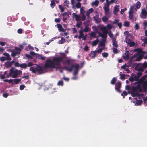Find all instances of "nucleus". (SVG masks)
Wrapping results in <instances>:
<instances>
[{
  "mask_svg": "<svg viewBox=\"0 0 147 147\" xmlns=\"http://www.w3.org/2000/svg\"><path fill=\"white\" fill-rule=\"evenodd\" d=\"M63 61V58L61 57H53L52 60L49 59L46 60L45 67L47 68H55L56 66L59 65Z\"/></svg>",
  "mask_w": 147,
  "mask_h": 147,
  "instance_id": "f257e3e1",
  "label": "nucleus"
},
{
  "mask_svg": "<svg viewBox=\"0 0 147 147\" xmlns=\"http://www.w3.org/2000/svg\"><path fill=\"white\" fill-rule=\"evenodd\" d=\"M22 73V71L18 70L14 68H12L9 70V74L6 76L7 78L11 77L13 78H16L18 77Z\"/></svg>",
  "mask_w": 147,
  "mask_h": 147,
  "instance_id": "f03ea898",
  "label": "nucleus"
},
{
  "mask_svg": "<svg viewBox=\"0 0 147 147\" xmlns=\"http://www.w3.org/2000/svg\"><path fill=\"white\" fill-rule=\"evenodd\" d=\"M43 67L40 66L36 65L30 67V70L34 74L38 73L39 74L43 73Z\"/></svg>",
  "mask_w": 147,
  "mask_h": 147,
  "instance_id": "7ed1b4c3",
  "label": "nucleus"
},
{
  "mask_svg": "<svg viewBox=\"0 0 147 147\" xmlns=\"http://www.w3.org/2000/svg\"><path fill=\"white\" fill-rule=\"evenodd\" d=\"M21 49L20 48L16 47L15 49L13 51V52L11 54V56L13 57H14L17 54H19L21 52Z\"/></svg>",
  "mask_w": 147,
  "mask_h": 147,
  "instance_id": "20e7f679",
  "label": "nucleus"
},
{
  "mask_svg": "<svg viewBox=\"0 0 147 147\" xmlns=\"http://www.w3.org/2000/svg\"><path fill=\"white\" fill-rule=\"evenodd\" d=\"M109 7L107 6H105L104 7V9L105 11V14L106 16L108 17H110L111 16L110 9Z\"/></svg>",
  "mask_w": 147,
  "mask_h": 147,
  "instance_id": "39448f33",
  "label": "nucleus"
},
{
  "mask_svg": "<svg viewBox=\"0 0 147 147\" xmlns=\"http://www.w3.org/2000/svg\"><path fill=\"white\" fill-rule=\"evenodd\" d=\"M121 86V83L119 81H118L115 84V89L119 93H121V91L120 89Z\"/></svg>",
  "mask_w": 147,
  "mask_h": 147,
  "instance_id": "423d86ee",
  "label": "nucleus"
},
{
  "mask_svg": "<svg viewBox=\"0 0 147 147\" xmlns=\"http://www.w3.org/2000/svg\"><path fill=\"white\" fill-rule=\"evenodd\" d=\"M99 14L97 12L96 13L95 16L93 17V19L94 21H95V22L97 23H99L101 21L100 19L99 18Z\"/></svg>",
  "mask_w": 147,
  "mask_h": 147,
  "instance_id": "0eeeda50",
  "label": "nucleus"
},
{
  "mask_svg": "<svg viewBox=\"0 0 147 147\" xmlns=\"http://www.w3.org/2000/svg\"><path fill=\"white\" fill-rule=\"evenodd\" d=\"M73 18H75V20L78 21H80L81 20V18L80 15L78 14H77L75 13H73L72 14Z\"/></svg>",
  "mask_w": 147,
  "mask_h": 147,
  "instance_id": "6e6552de",
  "label": "nucleus"
},
{
  "mask_svg": "<svg viewBox=\"0 0 147 147\" xmlns=\"http://www.w3.org/2000/svg\"><path fill=\"white\" fill-rule=\"evenodd\" d=\"M112 45L113 48H118V45L117 41L116 40V38H113L112 39Z\"/></svg>",
  "mask_w": 147,
  "mask_h": 147,
  "instance_id": "1a4fd4ad",
  "label": "nucleus"
},
{
  "mask_svg": "<svg viewBox=\"0 0 147 147\" xmlns=\"http://www.w3.org/2000/svg\"><path fill=\"white\" fill-rule=\"evenodd\" d=\"M141 13L142 15L141 18H142L145 19L146 18L147 15V12L145 9H142V11Z\"/></svg>",
  "mask_w": 147,
  "mask_h": 147,
  "instance_id": "9d476101",
  "label": "nucleus"
},
{
  "mask_svg": "<svg viewBox=\"0 0 147 147\" xmlns=\"http://www.w3.org/2000/svg\"><path fill=\"white\" fill-rule=\"evenodd\" d=\"M73 67L75 69L73 74L74 75H76L78 74V72L79 65L78 64H76L75 66L74 65Z\"/></svg>",
  "mask_w": 147,
  "mask_h": 147,
  "instance_id": "9b49d317",
  "label": "nucleus"
},
{
  "mask_svg": "<svg viewBox=\"0 0 147 147\" xmlns=\"http://www.w3.org/2000/svg\"><path fill=\"white\" fill-rule=\"evenodd\" d=\"M74 65L75 66L76 64L72 65H71V67L70 68H69L67 67H65L63 68V69L64 70L68 71H69V72H71L72 70L73 69V68H74V67H73V66H74Z\"/></svg>",
  "mask_w": 147,
  "mask_h": 147,
  "instance_id": "f8f14e48",
  "label": "nucleus"
},
{
  "mask_svg": "<svg viewBox=\"0 0 147 147\" xmlns=\"http://www.w3.org/2000/svg\"><path fill=\"white\" fill-rule=\"evenodd\" d=\"M129 51H125V55H124L123 57V59L125 60H127L129 58Z\"/></svg>",
  "mask_w": 147,
  "mask_h": 147,
  "instance_id": "ddd939ff",
  "label": "nucleus"
},
{
  "mask_svg": "<svg viewBox=\"0 0 147 147\" xmlns=\"http://www.w3.org/2000/svg\"><path fill=\"white\" fill-rule=\"evenodd\" d=\"M57 26L59 32H64L65 31V30L63 28L62 25L60 24H57Z\"/></svg>",
  "mask_w": 147,
  "mask_h": 147,
  "instance_id": "4468645a",
  "label": "nucleus"
},
{
  "mask_svg": "<svg viewBox=\"0 0 147 147\" xmlns=\"http://www.w3.org/2000/svg\"><path fill=\"white\" fill-rule=\"evenodd\" d=\"M84 25L85 26L84 30H83V32H86L89 31V28L88 26H87L86 24V22L85 21L83 23Z\"/></svg>",
  "mask_w": 147,
  "mask_h": 147,
  "instance_id": "2eb2a0df",
  "label": "nucleus"
},
{
  "mask_svg": "<svg viewBox=\"0 0 147 147\" xmlns=\"http://www.w3.org/2000/svg\"><path fill=\"white\" fill-rule=\"evenodd\" d=\"M96 51H91L89 55L92 58H94L96 56Z\"/></svg>",
  "mask_w": 147,
  "mask_h": 147,
  "instance_id": "dca6fc26",
  "label": "nucleus"
},
{
  "mask_svg": "<svg viewBox=\"0 0 147 147\" xmlns=\"http://www.w3.org/2000/svg\"><path fill=\"white\" fill-rule=\"evenodd\" d=\"M119 6L117 5H116L114 7L113 13L115 15L119 11Z\"/></svg>",
  "mask_w": 147,
  "mask_h": 147,
  "instance_id": "f3484780",
  "label": "nucleus"
},
{
  "mask_svg": "<svg viewBox=\"0 0 147 147\" xmlns=\"http://www.w3.org/2000/svg\"><path fill=\"white\" fill-rule=\"evenodd\" d=\"M134 11L131 10V11H129V18L130 20H133L134 21V19H133Z\"/></svg>",
  "mask_w": 147,
  "mask_h": 147,
  "instance_id": "a211bd4d",
  "label": "nucleus"
},
{
  "mask_svg": "<svg viewBox=\"0 0 147 147\" xmlns=\"http://www.w3.org/2000/svg\"><path fill=\"white\" fill-rule=\"evenodd\" d=\"M3 55L6 56V57H5V58L6 59V60H11V58L10 57V55L9 54L7 53H5L3 54Z\"/></svg>",
  "mask_w": 147,
  "mask_h": 147,
  "instance_id": "6ab92c4d",
  "label": "nucleus"
},
{
  "mask_svg": "<svg viewBox=\"0 0 147 147\" xmlns=\"http://www.w3.org/2000/svg\"><path fill=\"white\" fill-rule=\"evenodd\" d=\"M83 30H80L79 32V35L78 36V38L79 39H80L82 38L84 35V34L83 33Z\"/></svg>",
  "mask_w": 147,
  "mask_h": 147,
  "instance_id": "aec40b11",
  "label": "nucleus"
},
{
  "mask_svg": "<svg viewBox=\"0 0 147 147\" xmlns=\"http://www.w3.org/2000/svg\"><path fill=\"white\" fill-rule=\"evenodd\" d=\"M106 41L105 39H102L99 43V45L101 47H104L105 45V44Z\"/></svg>",
  "mask_w": 147,
  "mask_h": 147,
  "instance_id": "412c9836",
  "label": "nucleus"
},
{
  "mask_svg": "<svg viewBox=\"0 0 147 147\" xmlns=\"http://www.w3.org/2000/svg\"><path fill=\"white\" fill-rule=\"evenodd\" d=\"M101 30L103 31V34H107L108 33V30H106V27H104L101 28Z\"/></svg>",
  "mask_w": 147,
  "mask_h": 147,
  "instance_id": "4be33fe9",
  "label": "nucleus"
},
{
  "mask_svg": "<svg viewBox=\"0 0 147 147\" xmlns=\"http://www.w3.org/2000/svg\"><path fill=\"white\" fill-rule=\"evenodd\" d=\"M117 81V79L116 77L113 78L111 81V84L112 85L115 84Z\"/></svg>",
  "mask_w": 147,
  "mask_h": 147,
  "instance_id": "5701e85b",
  "label": "nucleus"
},
{
  "mask_svg": "<svg viewBox=\"0 0 147 147\" xmlns=\"http://www.w3.org/2000/svg\"><path fill=\"white\" fill-rule=\"evenodd\" d=\"M51 1V3L50 4V6L52 8H54L55 5V0H52Z\"/></svg>",
  "mask_w": 147,
  "mask_h": 147,
  "instance_id": "b1692460",
  "label": "nucleus"
},
{
  "mask_svg": "<svg viewBox=\"0 0 147 147\" xmlns=\"http://www.w3.org/2000/svg\"><path fill=\"white\" fill-rule=\"evenodd\" d=\"M141 5V4L140 2L139 1H138L136 2V5L135 6V7L137 9H138L140 8Z\"/></svg>",
  "mask_w": 147,
  "mask_h": 147,
  "instance_id": "393cba45",
  "label": "nucleus"
},
{
  "mask_svg": "<svg viewBox=\"0 0 147 147\" xmlns=\"http://www.w3.org/2000/svg\"><path fill=\"white\" fill-rule=\"evenodd\" d=\"M123 25L125 27H129L130 26V23L127 21H125L123 23Z\"/></svg>",
  "mask_w": 147,
  "mask_h": 147,
  "instance_id": "a878e982",
  "label": "nucleus"
},
{
  "mask_svg": "<svg viewBox=\"0 0 147 147\" xmlns=\"http://www.w3.org/2000/svg\"><path fill=\"white\" fill-rule=\"evenodd\" d=\"M99 3V2L98 0H96L95 1L92 2V5L95 6L96 7H97L98 6Z\"/></svg>",
  "mask_w": 147,
  "mask_h": 147,
  "instance_id": "bb28decb",
  "label": "nucleus"
},
{
  "mask_svg": "<svg viewBox=\"0 0 147 147\" xmlns=\"http://www.w3.org/2000/svg\"><path fill=\"white\" fill-rule=\"evenodd\" d=\"M21 81L20 79H14L13 81L15 84H18Z\"/></svg>",
  "mask_w": 147,
  "mask_h": 147,
  "instance_id": "cd10ccee",
  "label": "nucleus"
},
{
  "mask_svg": "<svg viewBox=\"0 0 147 147\" xmlns=\"http://www.w3.org/2000/svg\"><path fill=\"white\" fill-rule=\"evenodd\" d=\"M20 67L24 69L26 68L27 67V65L25 63L20 64Z\"/></svg>",
  "mask_w": 147,
  "mask_h": 147,
  "instance_id": "c85d7f7f",
  "label": "nucleus"
},
{
  "mask_svg": "<svg viewBox=\"0 0 147 147\" xmlns=\"http://www.w3.org/2000/svg\"><path fill=\"white\" fill-rule=\"evenodd\" d=\"M99 42V40L98 39H96V40L94 41L92 43L93 46H96Z\"/></svg>",
  "mask_w": 147,
  "mask_h": 147,
  "instance_id": "c756f323",
  "label": "nucleus"
},
{
  "mask_svg": "<svg viewBox=\"0 0 147 147\" xmlns=\"http://www.w3.org/2000/svg\"><path fill=\"white\" fill-rule=\"evenodd\" d=\"M142 103V100H139L137 101L135 103V105H139Z\"/></svg>",
  "mask_w": 147,
  "mask_h": 147,
  "instance_id": "7c9ffc66",
  "label": "nucleus"
},
{
  "mask_svg": "<svg viewBox=\"0 0 147 147\" xmlns=\"http://www.w3.org/2000/svg\"><path fill=\"white\" fill-rule=\"evenodd\" d=\"M65 42V39L62 37L60 40L59 41V44H62L64 43Z\"/></svg>",
  "mask_w": 147,
  "mask_h": 147,
  "instance_id": "2f4dec72",
  "label": "nucleus"
},
{
  "mask_svg": "<svg viewBox=\"0 0 147 147\" xmlns=\"http://www.w3.org/2000/svg\"><path fill=\"white\" fill-rule=\"evenodd\" d=\"M13 79H11L10 80L5 79L4 80V81L5 82H8L9 83H13Z\"/></svg>",
  "mask_w": 147,
  "mask_h": 147,
  "instance_id": "473e14b6",
  "label": "nucleus"
},
{
  "mask_svg": "<svg viewBox=\"0 0 147 147\" xmlns=\"http://www.w3.org/2000/svg\"><path fill=\"white\" fill-rule=\"evenodd\" d=\"M143 55H139L138 57L136 59V61H139L141 60L142 58Z\"/></svg>",
  "mask_w": 147,
  "mask_h": 147,
  "instance_id": "72a5a7b5",
  "label": "nucleus"
},
{
  "mask_svg": "<svg viewBox=\"0 0 147 147\" xmlns=\"http://www.w3.org/2000/svg\"><path fill=\"white\" fill-rule=\"evenodd\" d=\"M107 17V16H104L102 18V20L103 22H105L108 20V18Z\"/></svg>",
  "mask_w": 147,
  "mask_h": 147,
  "instance_id": "f704fd0d",
  "label": "nucleus"
},
{
  "mask_svg": "<svg viewBox=\"0 0 147 147\" xmlns=\"http://www.w3.org/2000/svg\"><path fill=\"white\" fill-rule=\"evenodd\" d=\"M108 55V54L107 52H104L102 53V56L105 58L107 57Z\"/></svg>",
  "mask_w": 147,
  "mask_h": 147,
  "instance_id": "c9c22d12",
  "label": "nucleus"
},
{
  "mask_svg": "<svg viewBox=\"0 0 147 147\" xmlns=\"http://www.w3.org/2000/svg\"><path fill=\"white\" fill-rule=\"evenodd\" d=\"M103 49V48H100L97 50H96L95 51L96 52V53H100L102 51Z\"/></svg>",
  "mask_w": 147,
  "mask_h": 147,
  "instance_id": "e433bc0d",
  "label": "nucleus"
},
{
  "mask_svg": "<svg viewBox=\"0 0 147 147\" xmlns=\"http://www.w3.org/2000/svg\"><path fill=\"white\" fill-rule=\"evenodd\" d=\"M118 0H110V4H113L114 3H117Z\"/></svg>",
  "mask_w": 147,
  "mask_h": 147,
  "instance_id": "4c0bfd02",
  "label": "nucleus"
},
{
  "mask_svg": "<svg viewBox=\"0 0 147 147\" xmlns=\"http://www.w3.org/2000/svg\"><path fill=\"white\" fill-rule=\"evenodd\" d=\"M90 36L91 37L95 38L96 37V34L94 32H92L90 34Z\"/></svg>",
  "mask_w": 147,
  "mask_h": 147,
  "instance_id": "58836bf2",
  "label": "nucleus"
},
{
  "mask_svg": "<svg viewBox=\"0 0 147 147\" xmlns=\"http://www.w3.org/2000/svg\"><path fill=\"white\" fill-rule=\"evenodd\" d=\"M137 55H134L133 56H132L131 58H130V59L129 60V62L131 63L132 62V60L135 57H136Z\"/></svg>",
  "mask_w": 147,
  "mask_h": 147,
  "instance_id": "ea45409f",
  "label": "nucleus"
},
{
  "mask_svg": "<svg viewBox=\"0 0 147 147\" xmlns=\"http://www.w3.org/2000/svg\"><path fill=\"white\" fill-rule=\"evenodd\" d=\"M76 7L77 8H80L81 7V3L80 2H78L76 5Z\"/></svg>",
  "mask_w": 147,
  "mask_h": 147,
  "instance_id": "a19ab883",
  "label": "nucleus"
},
{
  "mask_svg": "<svg viewBox=\"0 0 147 147\" xmlns=\"http://www.w3.org/2000/svg\"><path fill=\"white\" fill-rule=\"evenodd\" d=\"M57 85L58 86H63V82L62 81H59L58 82Z\"/></svg>",
  "mask_w": 147,
  "mask_h": 147,
  "instance_id": "79ce46f5",
  "label": "nucleus"
},
{
  "mask_svg": "<svg viewBox=\"0 0 147 147\" xmlns=\"http://www.w3.org/2000/svg\"><path fill=\"white\" fill-rule=\"evenodd\" d=\"M127 95V92L125 91H123V93L121 94V95L122 96H123V98H124V96H126Z\"/></svg>",
  "mask_w": 147,
  "mask_h": 147,
  "instance_id": "37998d69",
  "label": "nucleus"
},
{
  "mask_svg": "<svg viewBox=\"0 0 147 147\" xmlns=\"http://www.w3.org/2000/svg\"><path fill=\"white\" fill-rule=\"evenodd\" d=\"M117 48H113V52L115 54H116L117 53L118 50L117 49Z\"/></svg>",
  "mask_w": 147,
  "mask_h": 147,
  "instance_id": "c03bdc74",
  "label": "nucleus"
},
{
  "mask_svg": "<svg viewBox=\"0 0 147 147\" xmlns=\"http://www.w3.org/2000/svg\"><path fill=\"white\" fill-rule=\"evenodd\" d=\"M25 56L28 58L32 59L33 58L29 54H26L25 55Z\"/></svg>",
  "mask_w": 147,
  "mask_h": 147,
  "instance_id": "a18cd8bd",
  "label": "nucleus"
},
{
  "mask_svg": "<svg viewBox=\"0 0 147 147\" xmlns=\"http://www.w3.org/2000/svg\"><path fill=\"white\" fill-rule=\"evenodd\" d=\"M14 61H12L11 62L9 63L7 65V67H10L11 65L13 64V63L14 62Z\"/></svg>",
  "mask_w": 147,
  "mask_h": 147,
  "instance_id": "49530a36",
  "label": "nucleus"
},
{
  "mask_svg": "<svg viewBox=\"0 0 147 147\" xmlns=\"http://www.w3.org/2000/svg\"><path fill=\"white\" fill-rule=\"evenodd\" d=\"M80 12L82 15L84 14L85 11L83 8H81L80 9Z\"/></svg>",
  "mask_w": 147,
  "mask_h": 147,
  "instance_id": "de8ad7c7",
  "label": "nucleus"
},
{
  "mask_svg": "<svg viewBox=\"0 0 147 147\" xmlns=\"http://www.w3.org/2000/svg\"><path fill=\"white\" fill-rule=\"evenodd\" d=\"M132 96L133 97H134L135 96H138L139 95V93L137 92L136 93H132Z\"/></svg>",
  "mask_w": 147,
  "mask_h": 147,
  "instance_id": "09e8293b",
  "label": "nucleus"
},
{
  "mask_svg": "<svg viewBox=\"0 0 147 147\" xmlns=\"http://www.w3.org/2000/svg\"><path fill=\"white\" fill-rule=\"evenodd\" d=\"M82 22L80 21L79 22L77 23L76 24V26L78 28H80L82 25Z\"/></svg>",
  "mask_w": 147,
  "mask_h": 147,
  "instance_id": "8fccbe9b",
  "label": "nucleus"
},
{
  "mask_svg": "<svg viewBox=\"0 0 147 147\" xmlns=\"http://www.w3.org/2000/svg\"><path fill=\"white\" fill-rule=\"evenodd\" d=\"M130 47H132L134 46L135 43L131 41L129 44H128Z\"/></svg>",
  "mask_w": 147,
  "mask_h": 147,
  "instance_id": "3c124183",
  "label": "nucleus"
},
{
  "mask_svg": "<svg viewBox=\"0 0 147 147\" xmlns=\"http://www.w3.org/2000/svg\"><path fill=\"white\" fill-rule=\"evenodd\" d=\"M25 85L24 84H22L20 86V90H22L24 89L25 88Z\"/></svg>",
  "mask_w": 147,
  "mask_h": 147,
  "instance_id": "603ef678",
  "label": "nucleus"
},
{
  "mask_svg": "<svg viewBox=\"0 0 147 147\" xmlns=\"http://www.w3.org/2000/svg\"><path fill=\"white\" fill-rule=\"evenodd\" d=\"M108 34L110 37L111 38L113 37V34L111 31H110L108 33Z\"/></svg>",
  "mask_w": 147,
  "mask_h": 147,
  "instance_id": "864d4df0",
  "label": "nucleus"
},
{
  "mask_svg": "<svg viewBox=\"0 0 147 147\" xmlns=\"http://www.w3.org/2000/svg\"><path fill=\"white\" fill-rule=\"evenodd\" d=\"M134 28L136 30L139 29V24H136Z\"/></svg>",
  "mask_w": 147,
  "mask_h": 147,
  "instance_id": "5fc2aeb1",
  "label": "nucleus"
},
{
  "mask_svg": "<svg viewBox=\"0 0 147 147\" xmlns=\"http://www.w3.org/2000/svg\"><path fill=\"white\" fill-rule=\"evenodd\" d=\"M127 9L126 8L123 9H121L120 11V13L123 14L125 11H126Z\"/></svg>",
  "mask_w": 147,
  "mask_h": 147,
  "instance_id": "6e6d98bb",
  "label": "nucleus"
},
{
  "mask_svg": "<svg viewBox=\"0 0 147 147\" xmlns=\"http://www.w3.org/2000/svg\"><path fill=\"white\" fill-rule=\"evenodd\" d=\"M119 20L118 19H115L113 22V23L115 24H117L119 22Z\"/></svg>",
  "mask_w": 147,
  "mask_h": 147,
  "instance_id": "4d7b16f0",
  "label": "nucleus"
},
{
  "mask_svg": "<svg viewBox=\"0 0 147 147\" xmlns=\"http://www.w3.org/2000/svg\"><path fill=\"white\" fill-rule=\"evenodd\" d=\"M82 21H84L86 18V16L84 14H82Z\"/></svg>",
  "mask_w": 147,
  "mask_h": 147,
  "instance_id": "13d9d810",
  "label": "nucleus"
},
{
  "mask_svg": "<svg viewBox=\"0 0 147 147\" xmlns=\"http://www.w3.org/2000/svg\"><path fill=\"white\" fill-rule=\"evenodd\" d=\"M105 1L106 3V5L105 6L109 7V5H110V1H109V0H105Z\"/></svg>",
  "mask_w": 147,
  "mask_h": 147,
  "instance_id": "bf43d9fd",
  "label": "nucleus"
},
{
  "mask_svg": "<svg viewBox=\"0 0 147 147\" xmlns=\"http://www.w3.org/2000/svg\"><path fill=\"white\" fill-rule=\"evenodd\" d=\"M134 78V80H135V81H137L138 80L139 77V76H133Z\"/></svg>",
  "mask_w": 147,
  "mask_h": 147,
  "instance_id": "052dcab7",
  "label": "nucleus"
},
{
  "mask_svg": "<svg viewBox=\"0 0 147 147\" xmlns=\"http://www.w3.org/2000/svg\"><path fill=\"white\" fill-rule=\"evenodd\" d=\"M59 7L60 9L61 12H63L64 11V9L62 7L61 5H59Z\"/></svg>",
  "mask_w": 147,
  "mask_h": 147,
  "instance_id": "680f3d73",
  "label": "nucleus"
},
{
  "mask_svg": "<svg viewBox=\"0 0 147 147\" xmlns=\"http://www.w3.org/2000/svg\"><path fill=\"white\" fill-rule=\"evenodd\" d=\"M129 80L131 82H133L135 81V80H134V78L133 76H131L130 78H129Z\"/></svg>",
  "mask_w": 147,
  "mask_h": 147,
  "instance_id": "e2e57ef3",
  "label": "nucleus"
},
{
  "mask_svg": "<svg viewBox=\"0 0 147 147\" xmlns=\"http://www.w3.org/2000/svg\"><path fill=\"white\" fill-rule=\"evenodd\" d=\"M20 65L18 62H15V65H14L16 67H20Z\"/></svg>",
  "mask_w": 147,
  "mask_h": 147,
  "instance_id": "0e129e2a",
  "label": "nucleus"
},
{
  "mask_svg": "<svg viewBox=\"0 0 147 147\" xmlns=\"http://www.w3.org/2000/svg\"><path fill=\"white\" fill-rule=\"evenodd\" d=\"M90 13H92L94 11V10L92 8L90 9L88 11Z\"/></svg>",
  "mask_w": 147,
  "mask_h": 147,
  "instance_id": "69168bd1",
  "label": "nucleus"
},
{
  "mask_svg": "<svg viewBox=\"0 0 147 147\" xmlns=\"http://www.w3.org/2000/svg\"><path fill=\"white\" fill-rule=\"evenodd\" d=\"M142 40L144 42V44H147V38H145L144 39H142Z\"/></svg>",
  "mask_w": 147,
  "mask_h": 147,
  "instance_id": "338daca9",
  "label": "nucleus"
},
{
  "mask_svg": "<svg viewBox=\"0 0 147 147\" xmlns=\"http://www.w3.org/2000/svg\"><path fill=\"white\" fill-rule=\"evenodd\" d=\"M143 66L144 68H146L147 67V62H144L143 64Z\"/></svg>",
  "mask_w": 147,
  "mask_h": 147,
  "instance_id": "774afa93",
  "label": "nucleus"
}]
</instances>
